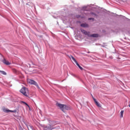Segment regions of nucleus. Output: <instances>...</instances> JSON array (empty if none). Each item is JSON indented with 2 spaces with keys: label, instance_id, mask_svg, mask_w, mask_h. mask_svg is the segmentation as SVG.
Wrapping results in <instances>:
<instances>
[{
  "label": "nucleus",
  "instance_id": "obj_1",
  "mask_svg": "<svg viewBox=\"0 0 130 130\" xmlns=\"http://www.w3.org/2000/svg\"><path fill=\"white\" fill-rule=\"evenodd\" d=\"M20 92L23 94L26 97H28L29 94V90L26 87H23L20 89Z\"/></svg>",
  "mask_w": 130,
  "mask_h": 130
},
{
  "label": "nucleus",
  "instance_id": "obj_2",
  "mask_svg": "<svg viewBox=\"0 0 130 130\" xmlns=\"http://www.w3.org/2000/svg\"><path fill=\"white\" fill-rule=\"evenodd\" d=\"M27 82L30 85H34L35 86H36L37 88H39V85H38V83H37V82H36L35 81L31 79H28L27 80Z\"/></svg>",
  "mask_w": 130,
  "mask_h": 130
},
{
  "label": "nucleus",
  "instance_id": "obj_3",
  "mask_svg": "<svg viewBox=\"0 0 130 130\" xmlns=\"http://www.w3.org/2000/svg\"><path fill=\"white\" fill-rule=\"evenodd\" d=\"M0 55H1V56H2V57H3L4 58V59L2 60V62H3V63L6 64L7 66H10V64H11V63H10L9 61H7L6 58L4 57V56L1 53H0Z\"/></svg>",
  "mask_w": 130,
  "mask_h": 130
},
{
  "label": "nucleus",
  "instance_id": "obj_4",
  "mask_svg": "<svg viewBox=\"0 0 130 130\" xmlns=\"http://www.w3.org/2000/svg\"><path fill=\"white\" fill-rule=\"evenodd\" d=\"M56 106L58 107H59V108L61 109V110H62V111H63V112H64V105H62L61 104L57 103L56 104Z\"/></svg>",
  "mask_w": 130,
  "mask_h": 130
},
{
  "label": "nucleus",
  "instance_id": "obj_5",
  "mask_svg": "<svg viewBox=\"0 0 130 130\" xmlns=\"http://www.w3.org/2000/svg\"><path fill=\"white\" fill-rule=\"evenodd\" d=\"M54 127L51 126V125H50V124H49V125L48 126H45L44 127V130H52V129H54Z\"/></svg>",
  "mask_w": 130,
  "mask_h": 130
},
{
  "label": "nucleus",
  "instance_id": "obj_6",
  "mask_svg": "<svg viewBox=\"0 0 130 130\" xmlns=\"http://www.w3.org/2000/svg\"><path fill=\"white\" fill-rule=\"evenodd\" d=\"M80 30L82 33L84 34V35H87V36H88V37L90 36V31L87 32V31L83 29H81Z\"/></svg>",
  "mask_w": 130,
  "mask_h": 130
},
{
  "label": "nucleus",
  "instance_id": "obj_7",
  "mask_svg": "<svg viewBox=\"0 0 130 130\" xmlns=\"http://www.w3.org/2000/svg\"><path fill=\"white\" fill-rule=\"evenodd\" d=\"M80 30L82 33L84 34V35H87V36H88V37L90 36V31L87 32V31L83 29H81Z\"/></svg>",
  "mask_w": 130,
  "mask_h": 130
},
{
  "label": "nucleus",
  "instance_id": "obj_8",
  "mask_svg": "<svg viewBox=\"0 0 130 130\" xmlns=\"http://www.w3.org/2000/svg\"><path fill=\"white\" fill-rule=\"evenodd\" d=\"M80 30L82 33L84 34V35H87V36H88V37L90 36V31L87 32V31L83 29H81Z\"/></svg>",
  "mask_w": 130,
  "mask_h": 130
},
{
  "label": "nucleus",
  "instance_id": "obj_9",
  "mask_svg": "<svg viewBox=\"0 0 130 130\" xmlns=\"http://www.w3.org/2000/svg\"><path fill=\"white\" fill-rule=\"evenodd\" d=\"M50 123V125H51V126H54V125H56V124H57V123L56 121H49Z\"/></svg>",
  "mask_w": 130,
  "mask_h": 130
},
{
  "label": "nucleus",
  "instance_id": "obj_10",
  "mask_svg": "<svg viewBox=\"0 0 130 130\" xmlns=\"http://www.w3.org/2000/svg\"><path fill=\"white\" fill-rule=\"evenodd\" d=\"M99 36V35L98 34H93L92 35H89V37H93L94 38H97Z\"/></svg>",
  "mask_w": 130,
  "mask_h": 130
},
{
  "label": "nucleus",
  "instance_id": "obj_11",
  "mask_svg": "<svg viewBox=\"0 0 130 130\" xmlns=\"http://www.w3.org/2000/svg\"><path fill=\"white\" fill-rule=\"evenodd\" d=\"M4 112H6L7 113H9V112H15V111H14L10 110L9 109H4Z\"/></svg>",
  "mask_w": 130,
  "mask_h": 130
},
{
  "label": "nucleus",
  "instance_id": "obj_12",
  "mask_svg": "<svg viewBox=\"0 0 130 130\" xmlns=\"http://www.w3.org/2000/svg\"><path fill=\"white\" fill-rule=\"evenodd\" d=\"M81 26L83 27V28H87L88 27V25L87 23H82L81 24Z\"/></svg>",
  "mask_w": 130,
  "mask_h": 130
},
{
  "label": "nucleus",
  "instance_id": "obj_13",
  "mask_svg": "<svg viewBox=\"0 0 130 130\" xmlns=\"http://www.w3.org/2000/svg\"><path fill=\"white\" fill-rule=\"evenodd\" d=\"M70 109H71V108L70 107V106L64 105V110H70Z\"/></svg>",
  "mask_w": 130,
  "mask_h": 130
},
{
  "label": "nucleus",
  "instance_id": "obj_14",
  "mask_svg": "<svg viewBox=\"0 0 130 130\" xmlns=\"http://www.w3.org/2000/svg\"><path fill=\"white\" fill-rule=\"evenodd\" d=\"M75 63H76V66H78V68L80 69V70H81V71H83V68H82V67H81V66H80L79 63H78V61H77Z\"/></svg>",
  "mask_w": 130,
  "mask_h": 130
},
{
  "label": "nucleus",
  "instance_id": "obj_15",
  "mask_svg": "<svg viewBox=\"0 0 130 130\" xmlns=\"http://www.w3.org/2000/svg\"><path fill=\"white\" fill-rule=\"evenodd\" d=\"M124 112V111L123 110H121L120 112V118H122V117H123V113Z\"/></svg>",
  "mask_w": 130,
  "mask_h": 130
},
{
  "label": "nucleus",
  "instance_id": "obj_16",
  "mask_svg": "<svg viewBox=\"0 0 130 130\" xmlns=\"http://www.w3.org/2000/svg\"><path fill=\"white\" fill-rule=\"evenodd\" d=\"M0 73H1V74H2V75H7V73H6V72H5V71H1V70H0Z\"/></svg>",
  "mask_w": 130,
  "mask_h": 130
},
{
  "label": "nucleus",
  "instance_id": "obj_17",
  "mask_svg": "<svg viewBox=\"0 0 130 130\" xmlns=\"http://www.w3.org/2000/svg\"><path fill=\"white\" fill-rule=\"evenodd\" d=\"M71 58L73 60V61H74V62H76L77 60H76V59L75 58V57H74V56H71Z\"/></svg>",
  "mask_w": 130,
  "mask_h": 130
},
{
  "label": "nucleus",
  "instance_id": "obj_18",
  "mask_svg": "<svg viewBox=\"0 0 130 130\" xmlns=\"http://www.w3.org/2000/svg\"><path fill=\"white\" fill-rule=\"evenodd\" d=\"M95 104H96V106H98V107H101V105H100V104L99 103H98V102H96L95 103Z\"/></svg>",
  "mask_w": 130,
  "mask_h": 130
},
{
  "label": "nucleus",
  "instance_id": "obj_19",
  "mask_svg": "<svg viewBox=\"0 0 130 130\" xmlns=\"http://www.w3.org/2000/svg\"><path fill=\"white\" fill-rule=\"evenodd\" d=\"M91 96L92 97V99L93 100V101H94L95 103H96V102H98L95 99V98H94V97H93V95L91 94Z\"/></svg>",
  "mask_w": 130,
  "mask_h": 130
},
{
  "label": "nucleus",
  "instance_id": "obj_20",
  "mask_svg": "<svg viewBox=\"0 0 130 130\" xmlns=\"http://www.w3.org/2000/svg\"><path fill=\"white\" fill-rule=\"evenodd\" d=\"M21 102L22 103H23V104H25V105H26V106H28V107H29V105L27 103H26V102Z\"/></svg>",
  "mask_w": 130,
  "mask_h": 130
},
{
  "label": "nucleus",
  "instance_id": "obj_21",
  "mask_svg": "<svg viewBox=\"0 0 130 130\" xmlns=\"http://www.w3.org/2000/svg\"><path fill=\"white\" fill-rule=\"evenodd\" d=\"M88 20H92V21H94V18H89Z\"/></svg>",
  "mask_w": 130,
  "mask_h": 130
},
{
  "label": "nucleus",
  "instance_id": "obj_22",
  "mask_svg": "<svg viewBox=\"0 0 130 130\" xmlns=\"http://www.w3.org/2000/svg\"><path fill=\"white\" fill-rule=\"evenodd\" d=\"M90 15H94V16H96V14L94 13L93 12H90Z\"/></svg>",
  "mask_w": 130,
  "mask_h": 130
},
{
  "label": "nucleus",
  "instance_id": "obj_23",
  "mask_svg": "<svg viewBox=\"0 0 130 130\" xmlns=\"http://www.w3.org/2000/svg\"><path fill=\"white\" fill-rule=\"evenodd\" d=\"M86 8H87L86 7H83V10H84V11H85L86 10Z\"/></svg>",
  "mask_w": 130,
  "mask_h": 130
},
{
  "label": "nucleus",
  "instance_id": "obj_24",
  "mask_svg": "<svg viewBox=\"0 0 130 130\" xmlns=\"http://www.w3.org/2000/svg\"><path fill=\"white\" fill-rule=\"evenodd\" d=\"M80 15H77V18H80Z\"/></svg>",
  "mask_w": 130,
  "mask_h": 130
},
{
  "label": "nucleus",
  "instance_id": "obj_25",
  "mask_svg": "<svg viewBox=\"0 0 130 130\" xmlns=\"http://www.w3.org/2000/svg\"><path fill=\"white\" fill-rule=\"evenodd\" d=\"M87 53H90V52H87Z\"/></svg>",
  "mask_w": 130,
  "mask_h": 130
},
{
  "label": "nucleus",
  "instance_id": "obj_26",
  "mask_svg": "<svg viewBox=\"0 0 130 130\" xmlns=\"http://www.w3.org/2000/svg\"><path fill=\"white\" fill-rule=\"evenodd\" d=\"M67 117H69V116H67Z\"/></svg>",
  "mask_w": 130,
  "mask_h": 130
},
{
  "label": "nucleus",
  "instance_id": "obj_27",
  "mask_svg": "<svg viewBox=\"0 0 130 130\" xmlns=\"http://www.w3.org/2000/svg\"><path fill=\"white\" fill-rule=\"evenodd\" d=\"M40 37H42V36H40Z\"/></svg>",
  "mask_w": 130,
  "mask_h": 130
}]
</instances>
